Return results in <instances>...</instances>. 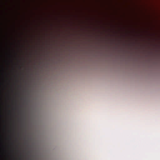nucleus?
I'll return each mask as SVG.
<instances>
[{"instance_id": "f257e3e1", "label": "nucleus", "mask_w": 160, "mask_h": 160, "mask_svg": "<svg viewBox=\"0 0 160 160\" xmlns=\"http://www.w3.org/2000/svg\"><path fill=\"white\" fill-rule=\"evenodd\" d=\"M1 75H1V89H0V90H18V89H3L2 88L1 84H2V78H1Z\"/></svg>"}, {"instance_id": "f03ea898", "label": "nucleus", "mask_w": 160, "mask_h": 160, "mask_svg": "<svg viewBox=\"0 0 160 160\" xmlns=\"http://www.w3.org/2000/svg\"><path fill=\"white\" fill-rule=\"evenodd\" d=\"M2 91V90H1L0 91H1V97H2V91Z\"/></svg>"}, {"instance_id": "7ed1b4c3", "label": "nucleus", "mask_w": 160, "mask_h": 160, "mask_svg": "<svg viewBox=\"0 0 160 160\" xmlns=\"http://www.w3.org/2000/svg\"><path fill=\"white\" fill-rule=\"evenodd\" d=\"M7 80L8 81V82H10L11 81V80H12V78H11L10 79H9V78H7Z\"/></svg>"}, {"instance_id": "20e7f679", "label": "nucleus", "mask_w": 160, "mask_h": 160, "mask_svg": "<svg viewBox=\"0 0 160 160\" xmlns=\"http://www.w3.org/2000/svg\"><path fill=\"white\" fill-rule=\"evenodd\" d=\"M15 81L16 82H20V81L17 79H15Z\"/></svg>"}, {"instance_id": "39448f33", "label": "nucleus", "mask_w": 160, "mask_h": 160, "mask_svg": "<svg viewBox=\"0 0 160 160\" xmlns=\"http://www.w3.org/2000/svg\"><path fill=\"white\" fill-rule=\"evenodd\" d=\"M22 80H23V82H25V80H23V79Z\"/></svg>"}]
</instances>
